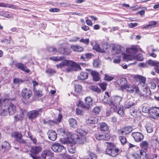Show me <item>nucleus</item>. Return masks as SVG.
Returning <instances> with one entry per match:
<instances>
[{"label":"nucleus","instance_id":"obj_1","mask_svg":"<svg viewBox=\"0 0 159 159\" xmlns=\"http://www.w3.org/2000/svg\"><path fill=\"white\" fill-rule=\"evenodd\" d=\"M105 143L107 144L106 153L112 157L116 156L120 152V150L118 148H115V146L112 143L108 142Z\"/></svg>","mask_w":159,"mask_h":159},{"label":"nucleus","instance_id":"obj_2","mask_svg":"<svg viewBox=\"0 0 159 159\" xmlns=\"http://www.w3.org/2000/svg\"><path fill=\"white\" fill-rule=\"evenodd\" d=\"M42 150V148L40 145H35L31 147L30 154V157L33 159H41V158L37 155L39 154Z\"/></svg>","mask_w":159,"mask_h":159},{"label":"nucleus","instance_id":"obj_3","mask_svg":"<svg viewBox=\"0 0 159 159\" xmlns=\"http://www.w3.org/2000/svg\"><path fill=\"white\" fill-rule=\"evenodd\" d=\"M9 100L7 98L4 99H0V115L5 116L8 114V112L7 107L3 103Z\"/></svg>","mask_w":159,"mask_h":159},{"label":"nucleus","instance_id":"obj_4","mask_svg":"<svg viewBox=\"0 0 159 159\" xmlns=\"http://www.w3.org/2000/svg\"><path fill=\"white\" fill-rule=\"evenodd\" d=\"M68 67L66 68V71L67 72H71L72 71L80 70L81 68L80 65L76 63L70 61L68 65Z\"/></svg>","mask_w":159,"mask_h":159},{"label":"nucleus","instance_id":"obj_5","mask_svg":"<svg viewBox=\"0 0 159 159\" xmlns=\"http://www.w3.org/2000/svg\"><path fill=\"white\" fill-rule=\"evenodd\" d=\"M71 138L73 139V142L80 144H83L86 141L85 136H78V135L74 134L73 135Z\"/></svg>","mask_w":159,"mask_h":159},{"label":"nucleus","instance_id":"obj_6","mask_svg":"<svg viewBox=\"0 0 159 159\" xmlns=\"http://www.w3.org/2000/svg\"><path fill=\"white\" fill-rule=\"evenodd\" d=\"M123 89H125L127 91L130 93H138L139 89L138 87L135 85H131L130 84H126L124 85Z\"/></svg>","mask_w":159,"mask_h":159},{"label":"nucleus","instance_id":"obj_7","mask_svg":"<svg viewBox=\"0 0 159 159\" xmlns=\"http://www.w3.org/2000/svg\"><path fill=\"white\" fill-rule=\"evenodd\" d=\"M42 108L39 109L38 110H33L30 111L28 115L29 119L33 120L37 117L39 114L42 112Z\"/></svg>","mask_w":159,"mask_h":159},{"label":"nucleus","instance_id":"obj_8","mask_svg":"<svg viewBox=\"0 0 159 159\" xmlns=\"http://www.w3.org/2000/svg\"><path fill=\"white\" fill-rule=\"evenodd\" d=\"M32 92L29 89L26 88L23 89L21 91V95L25 99H29L32 95Z\"/></svg>","mask_w":159,"mask_h":159},{"label":"nucleus","instance_id":"obj_9","mask_svg":"<svg viewBox=\"0 0 159 159\" xmlns=\"http://www.w3.org/2000/svg\"><path fill=\"white\" fill-rule=\"evenodd\" d=\"M149 111L150 116L152 118L155 119L159 117V108L153 107L150 109Z\"/></svg>","mask_w":159,"mask_h":159},{"label":"nucleus","instance_id":"obj_10","mask_svg":"<svg viewBox=\"0 0 159 159\" xmlns=\"http://www.w3.org/2000/svg\"><path fill=\"white\" fill-rule=\"evenodd\" d=\"M51 148L55 152H60L64 148V147L59 143H54L52 145Z\"/></svg>","mask_w":159,"mask_h":159},{"label":"nucleus","instance_id":"obj_11","mask_svg":"<svg viewBox=\"0 0 159 159\" xmlns=\"http://www.w3.org/2000/svg\"><path fill=\"white\" fill-rule=\"evenodd\" d=\"M85 100L86 104H82L81 105V107L88 109L92 105L93 103V100L91 98L88 97L85 98Z\"/></svg>","mask_w":159,"mask_h":159},{"label":"nucleus","instance_id":"obj_12","mask_svg":"<svg viewBox=\"0 0 159 159\" xmlns=\"http://www.w3.org/2000/svg\"><path fill=\"white\" fill-rule=\"evenodd\" d=\"M132 136L134 138L136 142H140L144 138L143 135L139 132H135L132 133Z\"/></svg>","mask_w":159,"mask_h":159},{"label":"nucleus","instance_id":"obj_13","mask_svg":"<svg viewBox=\"0 0 159 159\" xmlns=\"http://www.w3.org/2000/svg\"><path fill=\"white\" fill-rule=\"evenodd\" d=\"M95 137L96 139L98 140H108L110 137L107 134H101L100 133L97 134H95Z\"/></svg>","mask_w":159,"mask_h":159},{"label":"nucleus","instance_id":"obj_14","mask_svg":"<svg viewBox=\"0 0 159 159\" xmlns=\"http://www.w3.org/2000/svg\"><path fill=\"white\" fill-rule=\"evenodd\" d=\"M6 107L10 115H13L15 113L16 111V106L13 103H10L8 107Z\"/></svg>","mask_w":159,"mask_h":159},{"label":"nucleus","instance_id":"obj_15","mask_svg":"<svg viewBox=\"0 0 159 159\" xmlns=\"http://www.w3.org/2000/svg\"><path fill=\"white\" fill-rule=\"evenodd\" d=\"M132 128L131 126L126 127L122 130H119L118 133L120 134L126 135L130 133L132 131Z\"/></svg>","mask_w":159,"mask_h":159},{"label":"nucleus","instance_id":"obj_16","mask_svg":"<svg viewBox=\"0 0 159 159\" xmlns=\"http://www.w3.org/2000/svg\"><path fill=\"white\" fill-rule=\"evenodd\" d=\"M15 66L18 69L22 70L24 71L27 73L29 72L30 70L28 69H27V66L26 65L22 64L21 63H17L15 64Z\"/></svg>","mask_w":159,"mask_h":159},{"label":"nucleus","instance_id":"obj_17","mask_svg":"<svg viewBox=\"0 0 159 159\" xmlns=\"http://www.w3.org/2000/svg\"><path fill=\"white\" fill-rule=\"evenodd\" d=\"M49 139L55 141L57 138V134L55 131L51 129L48 132Z\"/></svg>","mask_w":159,"mask_h":159},{"label":"nucleus","instance_id":"obj_18","mask_svg":"<svg viewBox=\"0 0 159 159\" xmlns=\"http://www.w3.org/2000/svg\"><path fill=\"white\" fill-rule=\"evenodd\" d=\"M106 95L104 96L103 98L102 99L103 101L106 103L112 105V104H114L113 101L111 100L109 97L110 96L108 92H105Z\"/></svg>","mask_w":159,"mask_h":159},{"label":"nucleus","instance_id":"obj_19","mask_svg":"<svg viewBox=\"0 0 159 159\" xmlns=\"http://www.w3.org/2000/svg\"><path fill=\"white\" fill-rule=\"evenodd\" d=\"M136 104L133 98H130L127 100L125 103L124 107L126 108H129L131 107L134 105Z\"/></svg>","mask_w":159,"mask_h":159},{"label":"nucleus","instance_id":"obj_20","mask_svg":"<svg viewBox=\"0 0 159 159\" xmlns=\"http://www.w3.org/2000/svg\"><path fill=\"white\" fill-rule=\"evenodd\" d=\"M68 151L71 153H74L76 151V146L75 144L71 143L68 145Z\"/></svg>","mask_w":159,"mask_h":159},{"label":"nucleus","instance_id":"obj_21","mask_svg":"<svg viewBox=\"0 0 159 159\" xmlns=\"http://www.w3.org/2000/svg\"><path fill=\"white\" fill-rule=\"evenodd\" d=\"M11 136L12 137L15 139L16 140L17 142L22 138V135L20 132H15L11 134Z\"/></svg>","mask_w":159,"mask_h":159},{"label":"nucleus","instance_id":"obj_22","mask_svg":"<svg viewBox=\"0 0 159 159\" xmlns=\"http://www.w3.org/2000/svg\"><path fill=\"white\" fill-rule=\"evenodd\" d=\"M99 129L102 131H107L109 129V127L106 123L102 122L99 124Z\"/></svg>","mask_w":159,"mask_h":159},{"label":"nucleus","instance_id":"obj_23","mask_svg":"<svg viewBox=\"0 0 159 159\" xmlns=\"http://www.w3.org/2000/svg\"><path fill=\"white\" fill-rule=\"evenodd\" d=\"M70 48L74 52H82L84 50L83 47L76 45H72Z\"/></svg>","mask_w":159,"mask_h":159},{"label":"nucleus","instance_id":"obj_24","mask_svg":"<svg viewBox=\"0 0 159 159\" xmlns=\"http://www.w3.org/2000/svg\"><path fill=\"white\" fill-rule=\"evenodd\" d=\"M97 118L95 117H91L89 118L86 120V123L88 124H95L98 122Z\"/></svg>","mask_w":159,"mask_h":159},{"label":"nucleus","instance_id":"obj_25","mask_svg":"<svg viewBox=\"0 0 159 159\" xmlns=\"http://www.w3.org/2000/svg\"><path fill=\"white\" fill-rule=\"evenodd\" d=\"M139 154L140 155L136 154L138 156L136 157L137 159H140L141 158L143 159L145 158L147 156L146 152L142 149L140 150L139 151Z\"/></svg>","mask_w":159,"mask_h":159},{"label":"nucleus","instance_id":"obj_26","mask_svg":"<svg viewBox=\"0 0 159 159\" xmlns=\"http://www.w3.org/2000/svg\"><path fill=\"white\" fill-rule=\"evenodd\" d=\"M93 80L95 81H97L99 80L100 79L99 75L98 73L95 71H93L91 72Z\"/></svg>","mask_w":159,"mask_h":159},{"label":"nucleus","instance_id":"obj_27","mask_svg":"<svg viewBox=\"0 0 159 159\" xmlns=\"http://www.w3.org/2000/svg\"><path fill=\"white\" fill-rule=\"evenodd\" d=\"M112 50L116 52V53H120V52H123L124 48L120 45H117L112 47Z\"/></svg>","mask_w":159,"mask_h":159},{"label":"nucleus","instance_id":"obj_28","mask_svg":"<svg viewBox=\"0 0 159 159\" xmlns=\"http://www.w3.org/2000/svg\"><path fill=\"white\" fill-rule=\"evenodd\" d=\"M0 15L8 18H11L12 16V14L10 12L3 11H0Z\"/></svg>","mask_w":159,"mask_h":159},{"label":"nucleus","instance_id":"obj_29","mask_svg":"<svg viewBox=\"0 0 159 159\" xmlns=\"http://www.w3.org/2000/svg\"><path fill=\"white\" fill-rule=\"evenodd\" d=\"M88 73L87 72H82L80 75L78 76V78L81 80H84L88 77Z\"/></svg>","mask_w":159,"mask_h":159},{"label":"nucleus","instance_id":"obj_30","mask_svg":"<svg viewBox=\"0 0 159 159\" xmlns=\"http://www.w3.org/2000/svg\"><path fill=\"white\" fill-rule=\"evenodd\" d=\"M68 121L71 127L75 128L76 127L77 123L76 120L75 119L70 118L69 120Z\"/></svg>","mask_w":159,"mask_h":159},{"label":"nucleus","instance_id":"obj_31","mask_svg":"<svg viewBox=\"0 0 159 159\" xmlns=\"http://www.w3.org/2000/svg\"><path fill=\"white\" fill-rule=\"evenodd\" d=\"M151 64L155 66L154 69L156 72L159 74V62L156 61H151Z\"/></svg>","mask_w":159,"mask_h":159},{"label":"nucleus","instance_id":"obj_32","mask_svg":"<svg viewBox=\"0 0 159 159\" xmlns=\"http://www.w3.org/2000/svg\"><path fill=\"white\" fill-rule=\"evenodd\" d=\"M73 136V135H71L70 137H68L64 139L61 141V142L64 144H67V145L70 143H72V140L73 141V139L71 138V136Z\"/></svg>","mask_w":159,"mask_h":159},{"label":"nucleus","instance_id":"obj_33","mask_svg":"<svg viewBox=\"0 0 159 159\" xmlns=\"http://www.w3.org/2000/svg\"><path fill=\"white\" fill-rule=\"evenodd\" d=\"M69 60H66L62 62L61 63L56 65V66L57 68H61L63 67L64 66H68Z\"/></svg>","mask_w":159,"mask_h":159},{"label":"nucleus","instance_id":"obj_34","mask_svg":"<svg viewBox=\"0 0 159 159\" xmlns=\"http://www.w3.org/2000/svg\"><path fill=\"white\" fill-rule=\"evenodd\" d=\"M43 123L44 124H47L51 125H53L56 124L54 120H52L49 119H43Z\"/></svg>","mask_w":159,"mask_h":159},{"label":"nucleus","instance_id":"obj_35","mask_svg":"<svg viewBox=\"0 0 159 159\" xmlns=\"http://www.w3.org/2000/svg\"><path fill=\"white\" fill-rule=\"evenodd\" d=\"M121 98L120 97L118 96L115 97L114 98V101H113L114 104H112V105L116 107L120 103L121 101Z\"/></svg>","mask_w":159,"mask_h":159},{"label":"nucleus","instance_id":"obj_36","mask_svg":"<svg viewBox=\"0 0 159 159\" xmlns=\"http://www.w3.org/2000/svg\"><path fill=\"white\" fill-rule=\"evenodd\" d=\"M0 7H8L11 8H14L15 6L13 5L7 3L0 2Z\"/></svg>","mask_w":159,"mask_h":159},{"label":"nucleus","instance_id":"obj_37","mask_svg":"<svg viewBox=\"0 0 159 159\" xmlns=\"http://www.w3.org/2000/svg\"><path fill=\"white\" fill-rule=\"evenodd\" d=\"M140 146L142 148L146 150L148 147V144L146 141H144L141 143Z\"/></svg>","mask_w":159,"mask_h":159},{"label":"nucleus","instance_id":"obj_38","mask_svg":"<svg viewBox=\"0 0 159 159\" xmlns=\"http://www.w3.org/2000/svg\"><path fill=\"white\" fill-rule=\"evenodd\" d=\"M134 77L136 80H139L143 84L146 80V78L145 77L139 75H136L134 76Z\"/></svg>","mask_w":159,"mask_h":159},{"label":"nucleus","instance_id":"obj_39","mask_svg":"<svg viewBox=\"0 0 159 159\" xmlns=\"http://www.w3.org/2000/svg\"><path fill=\"white\" fill-rule=\"evenodd\" d=\"M157 24V22L155 21H151L149 22L148 25H146L144 27V28L146 29L150 27H154Z\"/></svg>","mask_w":159,"mask_h":159},{"label":"nucleus","instance_id":"obj_40","mask_svg":"<svg viewBox=\"0 0 159 159\" xmlns=\"http://www.w3.org/2000/svg\"><path fill=\"white\" fill-rule=\"evenodd\" d=\"M24 117L23 113L22 112L19 115H17L14 116L15 120L16 121H18L19 120H21L23 119Z\"/></svg>","mask_w":159,"mask_h":159},{"label":"nucleus","instance_id":"obj_41","mask_svg":"<svg viewBox=\"0 0 159 159\" xmlns=\"http://www.w3.org/2000/svg\"><path fill=\"white\" fill-rule=\"evenodd\" d=\"M19 143L22 144L23 145L29 147L30 146V143L28 142L26 140L21 139L19 141H17Z\"/></svg>","mask_w":159,"mask_h":159},{"label":"nucleus","instance_id":"obj_42","mask_svg":"<svg viewBox=\"0 0 159 159\" xmlns=\"http://www.w3.org/2000/svg\"><path fill=\"white\" fill-rule=\"evenodd\" d=\"M77 132L80 136H85L87 133L85 130L80 128L77 129Z\"/></svg>","mask_w":159,"mask_h":159},{"label":"nucleus","instance_id":"obj_43","mask_svg":"<svg viewBox=\"0 0 159 159\" xmlns=\"http://www.w3.org/2000/svg\"><path fill=\"white\" fill-rule=\"evenodd\" d=\"M89 88L90 89L93 91H94L97 93H99L101 92V90L97 86L92 85L89 86Z\"/></svg>","mask_w":159,"mask_h":159},{"label":"nucleus","instance_id":"obj_44","mask_svg":"<svg viewBox=\"0 0 159 159\" xmlns=\"http://www.w3.org/2000/svg\"><path fill=\"white\" fill-rule=\"evenodd\" d=\"M2 147L3 148H4L5 149H8L10 147V146L8 142L5 141L2 143Z\"/></svg>","mask_w":159,"mask_h":159},{"label":"nucleus","instance_id":"obj_45","mask_svg":"<svg viewBox=\"0 0 159 159\" xmlns=\"http://www.w3.org/2000/svg\"><path fill=\"white\" fill-rule=\"evenodd\" d=\"M95 48L96 50L98 51L103 53L105 52V50L107 48H105L101 49L99 45L98 44H96L95 45Z\"/></svg>","mask_w":159,"mask_h":159},{"label":"nucleus","instance_id":"obj_46","mask_svg":"<svg viewBox=\"0 0 159 159\" xmlns=\"http://www.w3.org/2000/svg\"><path fill=\"white\" fill-rule=\"evenodd\" d=\"M97 156L93 152H91L85 159H97Z\"/></svg>","mask_w":159,"mask_h":159},{"label":"nucleus","instance_id":"obj_47","mask_svg":"<svg viewBox=\"0 0 159 159\" xmlns=\"http://www.w3.org/2000/svg\"><path fill=\"white\" fill-rule=\"evenodd\" d=\"M134 57V59L138 61H142L143 59V55L141 53L136 55Z\"/></svg>","mask_w":159,"mask_h":159},{"label":"nucleus","instance_id":"obj_48","mask_svg":"<svg viewBox=\"0 0 159 159\" xmlns=\"http://www.w3.org/2000/svg\"><path fill=\"white\" fill-rule=\"evenodd\" d=\"M24 81L21 79L18 78H15L13 80V82L14 84H16L18 85L22 83Z\"/></svg>","mask_w":159,"mask_h":159},{"label":"nucleus","instance_id":"obj_49","mask_svg":"<svg viewBox=\"0 0 159 159\" xmlns=\"http://www.w3.org/2000/svg\"><path fill=\"white\" fill-rule=\"evenodd\" d=\"M127 82V80L125 78H122L120 79V83L122 89L124 88V85H126Z\"/></svg>","mask_w":159,"mask_h":159},{"label":"nucleus","instance_id":"obj_50","mask_svg":"<svg viewBox=\"0 0 159 159\" xmlns=\"http://www.w3.org/2000/svg\"><path fill=\"white\" fill-rule=\"evenodd\" d=\"M34 93L35 96L39 97L43 96L42 91L40 90H34Z\"/></svg>","mask_w":159,"mask_h":159},{"label":"nucleus","instance_id":"obj_51","mask_svg":"<svg viewBox=\"0 0 159 159\" xmlns=\"http://www.w3.org/2000/svg\"><path fill=\"white\" fill-rule=\"evenodd\" d=\"M63 57H52L50 58V59L54 61H60L62 60Z\"/></svg>","mask_w":159,"mask_h":159},{"label":"nucleus","instance_id":"obj_52","mask_svg":"<svg viewBox=\"0 0 159 159\" xmlns=\"http://www.w3.org/2000/svg\"><path fill=\"white\" fill-rule=\"evenodd\" d=\"M130 52L133 54L136 53L138 51V49L135 47H132L129 49Z\"/></svg>","mask_w":159,"mask_h":159},{"label":"nucleus","instance_id":"obj_53","mask_svg":"<svg viewBox=\"0 0 159 159\" xmlns=\"http://www.w3.org/2000/svg\"><path fill=\"white\" fill-rule=\"evenodd\" d=\"M119 139L122 145H124L127 142L126 138L124 136H120L119 137Z\"/></svg>","mask_w":159,"mask_h":159},{"label":"nucleus","instance_id":"obj_54","mask_svg":"<svg viewBox=\"0 0 159 159\" xmlns=\"http://www.w3.org/2000/svg\"><path fill=\"white\" fill-rule=\"evenodd\" d=\"M113 79V77L110 76L107 74L105 75L104 79L105 80L110 81H111Z\"/></svg>","mask_w":159,"mask_h":159},{"label":"nucleus","instance_id":"obj_55","mask_svg":"<svg viewBox=\"0 0 159 159\" xmlns=\"http://www.w3.org/2000/svg\"><path fill=\"white\" fill-rule=\"evenodd\" d=\"M75 91L76 92H81L82 89V86L79 84H76L75 86Z\"/></svg>","mask_w":159,"mask_h":159},{"label":"nucleus","instance_id":"obj_56","mask_svg":"<svg viewBox=\"0 0 159 159\" xmlns=\"http://www.w3.org/2000/svg\"><path fill=\"white\" fill-rule=\"evenodd\" d=\"M61 49L63 50L64 52H62L63 54L68 55L70 53L71 51H70L69 49L65 48H61Z\"/></svg>","mask_w":159,"mask_h":159},{"label":"nucleus","instance_id":"obj_57","mask_svg":"<svg viewBox=\"0 0 159 159\" xmlns=\"http://www.w3.org/2000/svg\"><path fill=\"white\" fill-rule=\"evenodd\" d=\"M107 85V83L105 82H103L100 83L99 84L100 87L103 91H104L106 90Z\"/></svg>","mask_w":159,"mask_h":159},{"label":"nucleus","instance_id":"obj_58","mask_svg":"<svg viewBox=\"0 0 159 159\" xmlns=\"http://www.w3.org/2000/svg\"><path fill=\"white\" fill-rule=\"evenodd\" d=\"M48 50L49 51L53 53H55L57 52V49L53 47H50L48 48Z\"/></svg>","mask_w":159,"mask_h":159},{"label":"nucleus","instance_id":"obj_59","mask_svg":"<svg viewBox=\"0 0 159 159\" xmlns=\"http://www.w3.org/2000/svg\"><path fill=\"white\" fill-rule=\"evenodd\" d=\"M146 128L147 132L148 133H151L153 131L152 126L151 125L146 126Z\"/></svg>","mask_w":159,"mask_h":159},{"label":"nucleus","instance_id":"obj_60","mask_svg":"<svg viewBox=\"0 0 159 159\" xmlns=\"http://www.w3.org/2000/svg\"><path fill=\"white\" fill-rule=\"evenodd\" d=\"M46 72L47 73H48L52 75L53 74L55 73V71L53 69H47L46 71Z\"/></svg>","mask_w":159,"mask_h":159},{"label":"nucleus","instance_id":"obj_61","mask_svg":"<svg viewBox=\"0 0 159 159\" xmlns=\"http://www.w3.org/2000/svg\"><path fill=\"white\" fill-rule=\"evenodd\" d=\"M80 42H82L85 44H88L89 43V39H82L80 41Z\"/></svg>","mask_w":159,"mask_h":159},{"label":"nucleus","instance_id":"obj_62","mask_svg":"<svg viewBox=\"0 0 159 159\" xmlns=\"http://www.w3.org/2000/svg\"><path fill=\"white\" fill-rule=\"evenodd\" d=\"M10 39L8 40L6 39H4L1 41V42L2 43H4L6 44H10L11 41V37H9Z\"/></svg>","mask_w":159,"mask_h":159},{"label":"nucleus","instance_id":"obj_63","mask_svg":"<svg viewBox=\"0 0 159 159\" xmlns=\"http://www.w3.org/2000/svg\"><path fill=\"white\" fill-rule=\"evenodd\" d=\"M100 111V109L99 107H96L94 108L93 110V112L96 114H98Z\"/></svg>","mask_w":159,"mask_h":159},{"label":"nucleus","instance_id":"obj_64","mask_svg":"<svg viewBox=\"0 0 159 159\" xmlns=\"http://www.w3.org/2000/svg\"><path fill=\"white\" fill-rule=\"evenodd\" d=\"M149 85L151 89H154L156 87V84L154 82L150 83Z\"/></svg>","mask_w":159,"mask_h":159}]
</instances>
